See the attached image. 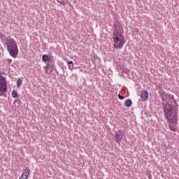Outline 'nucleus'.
Here are the masks:
<instances>
[{
    "label": "nucleus",
    "instance_id": "1",
    "mask_svg": "<svg viewBox=\"0 0 179 179\" xmlns=\"http://www.w3.org/2000/svg\"><path fill=\"white\" fill-rule=\"evenodd\" d=\"M162 101L166 103L164 106V114L168 121L169 129L173 132H177V124H178V113L177 108L173 107V103L177 102L174 99V96L164 93L161 95Z\"/></svg>",
    "mask_w": 179,
    "mask_h": 179
},
{
    "label": "nucleus",
    "instance_id": "2",
    "mask_svg": "<svg viewBox=\"0 0 179 179\" xmlns=\"http://www.w3.org/2000/svg\"><path fill=\"white\" fill-rule=\"evenodd\" d=\"M124 33V29L121 26H115L113 31V47L115 48H122L124 44H125V38L122 34Z\"/></svg>",
    "mask_w": 179,
    "mask_h": 179
},
{
    "label": "nucleus",
    "instance_id": "3",
    "mask_svg": "<svg viewBox=\"0 0 179 179\" xmlns=\"http://www.w3.org/2000/svg\"><path fill=\"white\" fill-rule=\"evenodd\" d=\"M6 44L7 51L13 58H17L19 55V48L17 47V43L10 36H8L6 38Z\"/></svg>",
    "mask_w": 179,
    "mask_h": 179
},
{
    "label": "nucleus",
    "instance_id": "4",
    "mask_svg": "<svg viewBox=\"0 0 179 179\" xmlns=\"http://www.w3.org/2000/svg\"><path fill=\"white\" fill-rule=\"evenodd\" d=\"M8 92V82L6 81V78L3 76H0V96H4L6 97V94H3V93H6Z\"/></svg>",
    "mask_w": 179,
    "mask_h": 179
},
{
    "label": "nucleus",
    "instance_id": "5",
    "mask_svg": "<svg viewBox=\"0 0 179 179\" xmlns=\"http://www.w3.org/2000/svg\"><path fill=\"white\" fill-rule=\"evenodd\" d=\"M115 141L117 143H120L121 141H122V138H124V131L121 130H118L115 132Z\"/></svg>",
    "mask_w": 179,
    "mask_h": 179
},
{
    "label": "nucleus",
    "instance_id": "6",
    "mask_svg": "<svg viewBox=\"0 0 179 179\" xmlns=\"http://www.w3.org/2000/svg\"><path fill=\"white\" fill-rule=\"evenodd\" d=\"M148 97L149 92H148V90L141 91V94L140 95L141 101H147Z\"/></svg>",
    "mask_w": 179,
    "mask_h": 179
},
{
    "label": "nucleus",
    "instance_id": "7",
    "mask_svg": "<svg viewBox=\"0 0 179 179\" xmlns=\"http://www.w3.org/2000/svg\"><path fill=\"white\" fill-rule=\"evenodd\" d=\"M30 174V169H29V168H26L25 169H24L21 178L22 179H27V177H29Z\"/></svg>",
    "mask_w": 179,
    "mask_h": 179
},
{
    "label": "nucleus",
    "instance_id": "8",
    "mask_svg": "<svg viewBox=\"0 0 179 179\" xmlns=\"http://www.w3.org/2000/svg\"><path fill=\"white\" fill-rule=\"evenodd\" d=\"M44 69L45 71V73H48V75H51V72H52V68L50 66H47L44 67Z\"/></svg>",
    "mask_w": 179,
    "mask_h": 179
},
{
    "label": "nucleus",
    "instance_id": "9",
    "mask_svg": "<svg viewBox=\"0 0 179 179\" xmlns=\"http://www.w3.org/2000/svg\"><path fill=\"white\" fill-rule=\"evenodd\" d=\"M67 64H68V66H69V69H70V71H73V68H74V66H73V62L69 61L67 62Z\"/></svg>",
    "mask_w": 179,
    "mask_h": 179
},
{
    "label": "nucleus",
    "instance_id": "10",
    "mask_svg": "<svg viewBox=\"0 0 179 179\" xmlns=\"http://www.w3.org/2000/svg\"><path fill=\"white\" fill-rule=\"evenodd\" d=\"M124 104L126 107H131L132 106V101L131 99L126 100Z\"/></svg>",
    "mask_w": 179,
    "mask_h": 179
},
{
    "label": "nucleus",
    "instance_id": "11",
    "mask_svg": "<svg viewBox=\"0 0 179 179\" xmlns=\"http://www.w3.org/2000/svg\"><path fill=\"white\" fill-rule=\"evenodd\" d=\"M23 84V80L22 78H18L17 80V87H20Z\"/></svg>",
    "mask_w": 179,
    "mask_h": 179
},
{
    "label": "nucleus",
    "instance_id": "12",
    "mask_svg": "<svg viewBox=\"0 0 179 179\" xmlns=\"http://www.w3.org/2000/svg\"><path fill=\"white\" fill-rule=\"evenodd\" d=\"M49 59V57H48V55H43V57H42V61L43 62H47V61H48Z\"/></svg>",
    "mask_w": 179,
    "mask_h": 179
},
{
    "label": "nucleus",
    "instance_id": "13",
    "mask_svg": "<svg viewBox=\"0 0 179 179\" xmlns=\"http://www.w3.org/2000/svg\"><path fill=\"white\" fill-rule=\"evenodd\" d=\"M11 94L13 99H16V97H17V92H16L15 90L12 91Z\"/></svg>",
    "mask_w": 179,
    "mask_h": 179
},
{
    "label": "nucleus",
    "instance_id": "14",
    "mask_svg": "<svg viewBox=\"0 0 179 179\" xmlns=\"http://www.w3.org/2000/svg\"><path fill=\"white\" fill-rule=\"evenodd\" d=\"M57 1L59 3H61V5H64V6H65V3H66V2H68V0H57Z\"/></svg>",
    "mask_w": 179,
    "mask_h": 179
},
{
    "label": "nucleus",
    "instance_id": "15",
    "mask_svg": "<svg viewBox=\"0 0 179 179\" xmlns=\"http://www.w3.org/2000/svg\"><path fill=\"white\" fill-rule=\"evenodd\" d=\"M117 97H118V99H120V100H124V97L121 96V94H118Z\"/></svg>",
    "mask_w": 179,
    "mask_h": 179
},
{
    "label": "nucleus",
    "instance_id": "16",
    "mask_svg": "<svg viewBox=\"0 0 179 179\" xmlns=\"http://www.w3.org/2000/svg\"><path fill=\"white\" fill-rule=\"evenodd\" d=\"M8 64H12V59H8Z\"/></svg>",
    "mask_w": 179,
    "mask_h": 179
}]
</instances>
